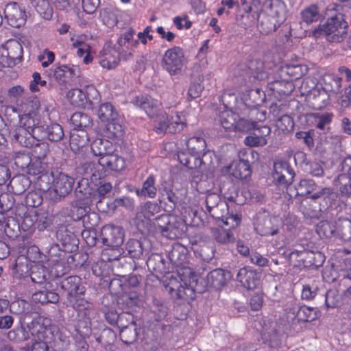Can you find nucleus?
Returning <instances> with one entry per match:
<instances>
[{
	"label": "nucleus",
	"instance_id": "393cba45",
	"mask_svg": "<svg viewBox=\"0 0 351 351\" xmlns=\"http://www.w3.org/2000/svg\"><path fill=\"white\" fill-rule=\"evenodd\" d=\"M115 150V145L106 139L97 138L91 144L93 154L99 158Z\"/></svg>",
	"mask_w": 351,
	"mask_h": 351
},
{
	"label": "nucleus",
	"instance_id": "b1692460",
	"mask_svg": "<svg viewBox=\"0 0 351 351\" xmlns=\"http://www.w3.org/2000/svg\"><path fill=\"white\" fill-rule=\"evenodd\" d=\"M43 325L39 324L32 328V335L34 337L32 351H48L50 343L43 334Z\"/></svg>",
	"mask_w": 351,
	"mask_h": 351
},
{
	"label": "nucleus",
	"instance_id": "6e6552de",
	"mask_svg": "<svg viewBox=\"0 0 351 351\" xmlns=\"http://www.w3.org/2000/svg\"><path fill=\"white\" fill-rule=\"evenodd\" d=\"M98 92L93 85H88L84 89L74 88L66 95L71 104L77 107H84L88 102L97 98Z\"/></svg>",
	"mask_w": 351,
	"mask_h": 351
},
{
	"label": "nucleus",
	"instance_id": "412c9836",
	"mask_svg": "<svg viewBox=\"0 0 351 351\" xmlns=\"http://www.w3.org/2000/svg\"><path fill=\"white\" fill-rule=\"evenodd\" d=\"M98 163L103 169H109L114 171H121L126 167V162L121 156L112 152L111 154H108L98 159Z\"/></svg>",
	"mask_w": 351,
	"mask_h": 351
},
{
	"label": "nucleus",
	"instance_id": "13d9d810",
	"mask_svg": "<svg viewBox=\"0 0 351 351\" xmlns=\"http://www.w3.org/2000/svg\"><path fill=\"white\" fill-rule=\"evenodd\" d=\"M8 337L12 340L21 342L27 340L29 338V334L25 328L21 327L10 331L8 334Z\"/></svg>",
	"mask_w": 351,
	"mask_h": 351
},
{
	"label": "nucleus",
	"instance_id": "680f3d73",
	"mask_svg": "<svg viewBox=\"0 0 351 351\" xmlns=\"http://www.w3.org/2000/svg\"><path fill=\"white\" fill-rule=\"evenodd\" d=\"M54 53L47 49L43 51V52L38 56V60L40 62L43 67H47L54 61Z\"/></svg>",
	"mask_w": 351,
	"mask_h": 351
},
{
	"label": "nucleus",
	"instance_id": "bb28decb",
	"mask_svg": "<svg viewBox=\"0 0 351 351\" xmlns=\"http://www.w3.org/2000/svg\"><path fill=\"white\" fill-rule=\"evenodd\" d=\"M331 95L324 91L319 86L312 90L310 99L315 109H322L329 104Z\"/></svg>",
	"mask_w": 351,
	"mask_h": 351
},
{
	"label": "nucleus",
	"instance_id": "052dcab7",
	"mask_svg": "<svg viewBox=\"0 0 351 351\" xmlns=\"http://www.w3.org/2000/svg\"><path fill=\"white\" fill-rule=\"evenodd\" d=\"M13 183L15 185L13 188H16L15 193H21L29 186L30 182L27 177L21 176L14 180Z\"/></svg>",
	"mask_w": 351,
	"mask_h": 351
},
{
	"label": "nucleus",
	"instance_id": "39448f33",
	"mask_svg": "<svg viewBox=\"0 0 351 351\" xmlns=\"http://www.w3.org/2000/svg\"><path fill=\"white\" fill-rule=\"evenodd\" d=\"M348 25L342 16H335L327 20L320 27L321 34L327 37L330 42L340 43L347 34Z\"/></svg>",
	"mask_w": 351,
	"mask_h": 351
},
{
	"label": "nucleus",
	"instance_id": "774afa93",
	"mask_svg": "<svg viewBox=\"0 0 351 351\" xmlns=\"http://www.w3.org/2000/svg\"><path fill=\"white\" fill-rule=\"evenodd\" d=\"M173 23L178 29H189L192 25L191 21H190L186 16H176L173 19Z\"/></svg>",
	"mask_w": 351,
	"mask_h": 351
},
{
	"label": "nucleus",
	"instance_id": "49530a36",
	"mask_svg": "<svg viewBox=\"0 0 351 351\" xmlns=\"http://www.w3.org/2000/svg\"><path fill=\"white\" fill-rule=\"evenodd\" d=\"M307 67L302 64H289L286 66L287 73L293 80H298L307 73Z\"/></svg>",
	"mask_w": 351,
	"mask_h": 351
},
{
	"label": "nucleus",
	"instance_id": "69168bd1",
	"mask_svg": "<svg viewBox=\"0 0 351 351\" xmlns=\"http://www.w3.org/2000/svg\"><path fill=\"white\" fill-rule=\"evenodd\" d=\"M317 288L311 287L309 285L303 286L301 297L304 300H310L315 298L317 294Z\"/></svg>",
	"mask_w": 351,
	"mask_h": 351
},
{
	"label": "nucleus",
	"instance_id": "37998d69",
	"mask_svg": "<svg viewBox=\"0 0 351 351\" xmlns=\"http://www.w3.org/2000/svg\"><path fill=\"white\" fill-rule=\"evenodd\" d=\"M101 174L102 173H97L96 172H94L90 177V181L92 182H95L96 186L99 185L97 193L99 197H104L106 194L109 193L112 188V184L110 182H104L102 184L101 178L103 175Z\"/></svg>",
	"mask_w": 351,
	"mask_h": 351
},
{
	"label": "nucleus",
	"instance_id": "a18cd8bd",
	"mask_svg": "<svg viewBox=\"0 0 351 351\" xmlns=\"http://www.w3.org/2000/svg\"><path fill=\"white\" fill-rule=\"evenodd\" d=\"M204 80V77L203 75H199L191 84L188 90L189 97H190L191 99H195L200 96L204 89V86L202 84Z\"/></svg>",
	"mask_w": 351,
	"mask_h": 351
},
{
	"label": "nucleus",
	"instance_id": "ea45409f",
	"mask_svg": "<svg viewBox=\"0 0 351 351\" xmlns=\"http://www.w3.org/2000/svg\"><path fill=\"white\" fill-rule=\"evenodd\" d=\"M300 15L302 21L307 24L317 21L320 17L318 7L315 5H311L304 8Z\"/></svg>",
	"mask_w": 351,
	"mask_h": 351
},
{
	"label": "nucleus",
	"instance_id": "4be33fe9",
	"mask_svg": "<svg viewBox=\"0 0 351 351\" xmlns=\"http://www.w3.org/2000/svg\"><path fill=\"white\" fill-rule=\"evenodd\" d=\"M232 278L230 271L221 269H217L210 271L206 277L209 286L215 289H221Z\"/></svg>",
	"mask_w": 351,
	"mask_h": 351
},
{
	"label": "nucleus",
	"instance_id": "473e14b6",
	"mask_svg": "<svg viewBox=\"0 0 351 351\" xmlns=\"http://www.w3.org/2000/svg\"><path fill=\"white\" fill-rule=\"evenodd\" d=\"M238 117L239 114L232 110L224 109L219 112V121L226 131L232 132L236 119H238Z\"/></svg>",
	"mask_w": 351,
	"mask_h": 351
},
{
	"label": "nucleus",
	"instance_id": "f257e3e1",
	"mask_svg": "<svg viewBox=\"0 0 351 351\" xmlns=\"http://www.w3.org/2000/svg\"><path fill=\"white\" fill-rule=\"evenodd\" d=\"M38 119H32L28 117L19 119V124L10 131L12 139L21 146L32 147L35 146L34 153L39 159L44 158L48 152V145L45 143H38L36 130Z\"/></svg>",
	"mask_w": 351,
	"mask_h": 351
},
{
	"label": "nucleus",
	"instance_id": "c9c22d12",
	"mask_svg": "<svg viewBox=\"0 0 351 351\" xmlns=\"http://www.w3.org/2000/svg\"><path fill=\"white\" fill-rule=\"evenodd\" d=\"M123 132L119 117L116 121L106 122L105 133L108 138L112 140L119 139L123 136Z\"/></svg>",
	"mask_w": 351,
	"mask_h": 351
},
{
	"label": "nucleus",
	"instance_id": "2f4dec72",
	"mask_svg": "<svg viewBox=\"0 0 351 351\" xmlns=\"http://www.w3.org/2000/svg\"><path fill=\"white\" fill-rule=\"evenodd\" d=\"M98 118L104 123L110 121H116L119 114L114 107L110 103L101 104L97 110Z\"/></svg>",
	"mask_w": 351,
	"mask_h": 351
},
{
	"label": "nucleus",
	"instance_id": "5fc2aeb1",
	"mask_svg": "<svg viewBox=\"0 0 351 351\" xmlns=\"http://www.w3.org/2000/svg\"><path fill=\"white\" fill-rule=\"evenodd\" d=\"M170 119L166 114H160L157 117L155 121V128L158 133H162L163 132H169V123Z\"/></svg>",
	"mask_w": 351,
	"mask_h": 351
},
{
	"label": "nucleus",
	"instance_id": "c756f323",
	"mask_svg": "<svg viewBox=\"0 0 351 351\" xmlns=\"http://www.w3.org/2000/svg\"><path fill=\"white\" fill-rule=\"evenodd\" d=\"M293 311V318L299 322H311L317 318L316 311L307 306H298L295 305Z\"/></svg>",
	"mask_w": 351,
	"mask_h": 351
},
{
	"label": "nucleus",
	"instance_id": "cd10ccee",
	"mask_svg": "<svg viewBox=\"0 0 351 351\" xmlns=\"http://www.w3.org/2000/svg\"><path fill=\"white\" fill-rule=\"evenodd\" d=\"M229 168L232 176L238 179H247L251 173L249 162L245 160L234 161Z\"/></svg>",
	"mask_w": 351,
	"mask_h": 351
},
{
	"label": "nucleus",
	"instance_id": "603ef678",
	"mask_svg": "<svg viewBox=\"0 0 351 351\" xmlns=\"http://www.w3.org/2000/svg\"><path fill=\"white\" fill-rule=\"evenodd\" d=\"M14 160L15 165L21 169H25L28 167L31 163V158L28 154L25 152H17L14 153Z\"/></svg>",
	"mask_w": 351,
	"mask_h": 351
},
{
	"label": "nucleus",
	"instance_id": "20e7f679",
	"mask_svg": "<svg viewBox=\"0 0 351 351\" xmlns=\"http://www.w3.org/2000/svg\"><path fill=\"white\" fill-rule=\"evenodd\" d=\"M178 275L180 280L178 282L176 278L170 279L167 285L170 293L176 292L179 298H193L194 287L197 283V276L189 268L180 269Z\"/></svg>",
	"mask_w": 351,
	"mask_h": 351
},
{
	"label": "nucleus",
	"instance_id": "e433bc0d",
	"mask_svg": "<svg viewBox=\"0 0 351 351\" xmlns=\"http://www.w3.org/2000/svg\"><path fill=\"white\" fill-rule=\"evenodd\" d=\"M135 31L130 29L122 34L118 40V45L121 47V51H125L126 49H132L137 47L138 45V40L134 39Z\"/></svg>",
	"mask_w": 351,
	"mask_h": 351
},
{
	"label": "nucleus",
	"instance_id": "4c0bfd02",
	"mask_svg": "<svg viewBox=\"0 0 351 351\" xmlns=\"http://www.w3.org/2000/svg\"><path fill=\"white\" fill-rule=\"evenodd\" d=\"M71 122L75 130H85L92 125V120L89 116L81 112L73 114Z\"/></svg>",
	"mask_w": 351,
	"mask_h": 351
},
{
	"label": "nucleus",
	"instance_id": "423d86ee",
	"mask_svg": "<svg viewBox=\"0 0 351 351\" xmlns=\"http://www.w3.org/2000/svg\"><path fill=\"white\" fill-rule=\"evenodd\" d=\"M342 173L335 180L334 184L342 197H351V155L346 156L340 164Z\"/></svg>",
	"mask_w": 351,
	"mask_h": 351
},
{
	"label": "nucleus",
	"instance_id": "c85d7f7f",
	"mask_svg": "<svg viewBox=\"0 0 351 351\" xmlns=\"http://www.w3.org/2000/svg\"><path fill=\"white\" fill-rule=\"evenodd\" d=\"M187 149L192 156H196L197 158L203 154L206 155L205 149L206 144L205 140L202 137L194 136L190 138L186 143Z\"/></svg>",
	"mask_w": 351,
	"mask_h": 351
},
{
	"label": "nucleus",
	"instance_id": "338daca9",
	"mask_svg": "<svg viewBox=\"0 0 351 351\" xmlns=\"http://www.w3.org/2000/svg\"><path fill=\"white\" fill-rule=\"evenodd\" d=\"M26 203L32 207H36L41 204L42 198L36 192H29L26 195Z\"/></svg>",
	"mask_w": 351,
	"mask_h": 351
},
{
	"label": "nucleus",
	"instance_id": "72a5a7b5",
	"mask_svg": "<svg viewBox=\"0 0 351 351\" xmlns=\"http://www.w3.org/2000/svg\"><path fill=\"white\" fill-rule=\"evenodd\" d=\"M314 126L316 129L326 134L330 130V125L332 119L333 114L330 112L314 113Z\"/></svg>",
	"mask_w": 351,
	"mask_h": 351
},
{
	"label": "nucleus",
	"instance_id": "6ab92c4d",
	"mask_svg": "<svg viewBox=\"0 0 351 351\" xmlns=\"http://www.w3.org/2000/svg\"><path fill=\"white\" fill-rule=\"evenodd\" d=\"M237 280L246 289H254L259 285L260 276L255 270L244 267L238 271Z\"/></svg>",
	"mask_w": 351,
	"mask_h": 351
},
{
	"label": "nucleus",
	"instance_id": "4d7b16f0",
	"mask_svg": "<svg viewBox=\"0 0 351 351\" xmlns=\"http://www.w3.org/2000/svg\"><path fill=\"white\" fill-rule=\"evenodd\" d=\"M141 210L144 217L149 219L159 212L160 208L157 203L147 202L142 206Z\"/></svg>",
	"mask_w": 351,
	"mask_h": 351
},
{
	"label": "nucleus",
	"instance_id": "4468645a",
	"mask_svg": "<svg viewBox=\"0 0 351 351\" xmlns=\"http://www.w3.org/2000/svg\"><path fill=\"white\" fill-rule=\"evenodd\" d=\"M121 49H115L106 44L99 54V63L101 67L108 70L115 69L119 64Z\"/></svg>",
	"mask_w": 351,
	"mask_h": 351
},
{
	"label": "nucleus",
	"instance_id": "f8f14e48",
	"mask_svg": "<svg viewBox=\"0 0 351 351\" xmlns=\"http://www.w3.org/2000/svg\"><path fill=\"white\" fill-rule=\"evenodd\" d=\"M101 237L104 245L112 247H119L124 241L122 228L112 225H106L101 228Z\"/></svg>",
	"mask_w": 351,
	"mask_h": 351
},
{
	"label": "nucleus",
	"instance_id": "6e6d98bb",
	"mask_svg": "<svg viewBox=\"0 0 351 351\" xmlns=\"http://www.w3.org/2000/svg\"><path fill=\"white\" fill-rule=\"evenodd\" d=\"M245 144L250 147L264 146L267 143V139L259 136L257 133L245 137L244 140Z\"/></svg>",
	"mask_w": 351,
	"mask_h": 351
},
{
	"label": "nucleus",
	"instance_id": "79ce46f5",
	"mask_svg": "<svg viewBox=\"0 0 351 351\" xmlns=\"http://www.w3.org/2000/svg\"><path fill=\"white\" fill-rule=\"evenodd\" d=\"M186 125V120L178 112L172 113L169 123V132L177 133L182 131Z\"/></svg>",
	"mask_w": 351,
	"mask_h": 351
},
{
	"label": "nucleus",
	"instance_id": "58836bf2",
	"mask_svg": "<svg viewBox=\"0 0 351 351\" xmlns=\"http://www.w3.org/2000/svg\"><path fill=\"white\" fill-rule=\"evenodd\" d=\"M316 231L321 237H336V222L332 223L328 221H321L317 225Z\"/></svg>",
	"mask_w": 351,
	"mask_h": 351
},
{
	"label": "nucleus",
	"instance_id": "9b49d317",
	"mask_svg": "<svg viewBox=\"0 0 351 351\" xmlns=\"http://www.w3.org/2000/svg\"><path fill=\"white\" fill-rule=\"evenodd\" d=\"M295 176L294 170L287 161L279 160L274 162L273 178L276 184L287 186Z\"/></svg>",
	"mask_w": 351,
	"mask_h": 351
},
{
	"label": "nucleus",
	"instance_id": "8fccbe9b",
	"mask_svg": "<svg viewBox=\"0 0 351 351\" xmlns=\"http://www.w3.org/2000/svg\"><path fill=\"white\" fill-rule=\"evenodd\" d=\"M76 54L80 58L83 57V62L86 64H88L93 60L95 51L93 48L88 45L77 48Z\"/></svg>",
	"mask_w": 351,
	"mask_h": 351
},
{
	"label": "nucleus",
	"instance_id": "5701e85b",
	"mask_svg": "<svg viewBox=\"0 0 351 351\" xmlns=\"http://www.w3.org/2000/svg\"><path fill=\"white\" fill-rule=\"evenodd\" d=\"M319 85L321 88L330 95L337 94L341 87V77L333 73H326Z\"/></svg>",
	"mask_w": 351,
	"mask_h": 351
},
{
	"label": "nucleus",
	"instance_id": "e2e57ef3",
	"mask_svg": "<svg viewBox=\"0 0 351 351\" xmlns=\"http://www.w3.org/2000/svg\"><path fill=\"white\" fill-rule=\"evenodd\" d=\"M325 304L327 308H335L338 305V295L335 291L330 290L326 293Z\"/></svg>",
	"mask_w": 351,
	"mask_h": 351
},
{
	"label": "nucleus",
	"instance_id": "3c124183",
	"mask_svg": "<svg viewBox=\"0 0 351 351\" xmlns=\"http://www.w3.org/2000/svg\"><path fill=\"white\" fill-rule=\"evenodd\" d=\"M8 56L12 59H21L23 56V47L16 40H12L8 44Z\"/></svg>",
	"mask_w": 351,
	"mask_h": 351
},
{
	"label": "nucleus",
	"instance_id": "ddd939ff",
	"mask_svg": "<svg viewBox=\"0 0 351 351\" xmlns=\"http://www.w3.org/2000/svg\"><path fill=\"white\" fill-rule=\"evenodd\" d=\"M39 106V101L36 97H24L16 101L14 111L19 113V119L26 116L32 119H38L36 117V112Z\"/></svg>",
	"mask_w": 351,
	"mask_h": 351
},
{
	"label": "nucleus",
	"instance_id": "864d4df0",
	"mask_svg": "<svg viewBox=\"0 0 351 351\" xmlns=\"http://www.w3.org/2000/svg\"><path fill=\"white\" fill-rule=\"evenodd\" d=\"M69 302L73 307L79 311H90L93 308V304L84 298H71Z\"/></svg>",
	"mask_w": 351,
	"mask_h": 351
},
{
	"label": "nucleus",
	"instance_id": "0e129e2a",
	"mask_svg": "<svg viewBox=\"0 0 351 351\" xmlns=\"http://www.w3.org/2000/svg\"><path fill=\"white\" fill-rule=\"evenodd\" d=\"M100 0H82L84 12L87 14H93L99 7Z\"/></svg>",
	"mask_w": 351,
	"mask_h": 351
},
{
	"label": "nucleus",
	"instance_id": "bf43d9fd",
	"mask_svg": "<svg viewBox=\"0 0 351 351\" xmlns=\"http://www.w3.org/2000/svg\"><path fill=\"white\" fill-rule=\"evenodd\" d=\"M277 127L282 131H289L293 128V121L289 115L280 117L276 121Z\"/></svg>",
	"mask_w": 351,
	"mask_h": 351
},
{
	"label": "nucleus",
	"instance_id": "f3484780",
	"mask_svg": "<svg viewBox=\"0 0 351 351\" xmlns=\"http://www.w3.org/2000/svg\"><path fill=\"white\" fill-rule=\"evenodd\" d=\"M61 287L66 292L69 300L84 295L86 291L82 279L77 276H71L64 279L61 282Z\"/></svg>",
	"mask_w": 351,
	"mask_h": 351
},
{
	"label": "nucleus",
	"instance_id": "0eeeda50",
	"mask_svg": "<svg viewBox=\"0 0 351 351\" xmlns=\"http://www.w3.org/2000/svg\"><path fill=\"white\" fill-rule=\"evenodd\" d=\"M184 61V55L180 47L167 49L162 58V66L171 75H176L181 71Z\"/></svg>",
	"mask_w": 351,
	"mask_h": 351
},
{
	"label": "nucleus",
	"instance_id": "f704fd0d",
	"mask_svg": "<svg viewBox=\"0 0 351 351\" xmlns=\"http://www.w3.org/2000/svg\"><path fill=\"white\" fill-rule=\"evenodd\" d=\"M157 189L155 186V178L153 176H149L143 182L141 189H136V193L139 197H146L154 198L156 195Z\"/></svg>",
	"mask_w": 351,
	"mask_h": 351
},
{
	"label": "nucleus",
	"instance_id": "1a4fd4ad",
	"mask_svg": "<svg viewBox=\"0 0 351 351\" xmlns=\"http://www.w3.org/2000/svg\"><path fill=\"white\" fill-rule=\"evenodd\" d=\"M43 334L49 341L50 346L57 350L65 349L70 343V337L65 330H60L55 326H43Z\"/></svg>",
	"mask_w": 351,
	"mask_h": 351
},
{
	"label": "nucleus",
	"instance_id": "a19ab883",
	"mask_svg": "<svg viewBox=\"0 0 351 351\" xmlns=\"http://www.w3.org/2000/svg\"><path fill=\"white\" fill-rule=\"evenodd\" d=\"M213 237L217 242L221 244H229L234 241V237L230 229L216 228L213 230Z\"/></svg>",
	"mask_w": 351,
	"mask_h": 351
},
{
	"label": "nucleus",
	"instance_id": "2eb2a0df",
	"mask_svg": "<svg viewBox=\"0 0 351 351\" xmlns=\"http://www.w3.org/2000/svg\"><path fill=\"white\" fill-rule=\"evenodd\" d=\"M78 67L74 65H60L47 71L49 77H53L60 85L66 86L72 77L76 75Z\"/></svg>",
	"mask_w": 351,
	"mask_h": 351
},
{
	"label": "nucleus",
	"instance_id": "de8ad7c7",
	"mask_svg": "<svg viewBox=\"0 0 351 351\" xmlns=\"http://www.w3.org/2000/svg\"><path fill=\"white\" fill-rule=\"evenodd\" d=\"M126 248L131 257L138 258L143 254L141 243L136 239H131L126 244Z\"/></svg>",
	"mask_w": 351,
	"mask_h": 351
},
{
	"label": "nucleus",
	"instance_id": "09e8293b",
	"mask_svg": "<svg viewBox=\"0 0 351 351\" xmlns=\"http://www.w3.org/2000/svg\"><path fill=\"white\" fill-rule=\"evenodd\" d=\"M255 128V123L244 118L238 117L236 119V123L234 126L232 132H247Z\"/></svg>",
	"mask_w": 351,
	"mask_h": 351
},
{
	"label": "nucleus",
	"instance_id": "dca6fc26",
	"mask_svg": "<svg viewBox=\"0 0 351 351\" xmlns=\"http://www.w3.org/2000/svg\"><path fill=\"white\" fill-rule=\"evenodd\" d=\"M38 142L45 139L51 141H59L64 136V132L62 126L58 123H52L47 127L43 125L38 119V130H36Z\"/></svg>",
	"mask_w": 351,
	"mask_h": 351
},
{
	"label": "nucleus",
	"instance_id": "aec40b11",
	"mask_svg": "<svg viewBox=\"0 0 351 351\" xmlns=\"http://www.w3.org/2000/svg\"><path fill=\"white\" fill-rule=\"evenodd\" d=\"M132 102L136 106L142 108L150 117H155L158 114L161 105L159 101L154 99L149 95L137 96Z\"/></svg>",
	"mask_w": 351,
	"mask_h": 351
},
{
	"label": "nucleus",
	"instance_id": "f03ea898",
	"mask_svg": "<svg viewBox=\"0 0 351 351\" xmlns=\"http://www.w3.org/2000/svg\"><path fill=\"white\" fill-rule=\"evenodd\" d=\"M52 176L53 180L51 186L47 183L49 178L47 174L39 177L38 184L40 189L46 192V196L50 201L59 202L71 193L75 180L73 177L62 172Z\"/></svg>",
	"mask_w": 351,
	"mask_h": 351
},
{
	"label": "nucleus",
	"instance_id": "a878e982",
	"mask_svg": "<svg viewBox=\"0 0 351 351\" xmlns=\"http://www.w3.org/2000/svg\"><path fill=\"white\" fill-rule=\"evenodd\" d=\"M88 141V134L85 130L73 129L71 132L69 145L75 153L80 152L86 145Z\"/></svg>",
	"mask_w": 351,
	"mask_h": 351
},
{
	"label": "nucleus",
	"instance_id": "c03bdc74",
	"mask_svg": "<svg viewBox=\"0 0 351 351\" xmlns=\"http://www.w3.org/2000/svg\"><path fill=\"white\" fill-rule=\"evenodd\" d=\"M315 187L316 184L313 180L302 179L295 187L296 194L300 196H304L313 191Z\"/></svg>",
	"mask_w": 351,
	"mask_h": 351
},
{
	"label": "nucleus",
	"instance_id": "7ed1b4c3",
	"mask_svg": "<svg viewBox=\"0 0 351 351\" xmlns=\"http://www.w3.org/2000/svg\"><path fill=\"white\" fill-rule=\"evenodd\" d=\"M286 19V5L280 0H269L258 16L262 31L268 34L275 32Z\"/></svg>",
	"mask_w": 351,
	"mask_h": 351
},
{
	"label": "nucleus",
	"instance_id": "a211bd4d",
	"mask_svg": "<svg viewBox=\"0 0 351 351\" xmlns=\"http://www.w3.org/2000/svg\"><path fill=\"white\" fill-rule=\"evenodd\" d=\"M279 220L275 217L260 218L255 224V230L261 236H274L278 234Z\"/></svg>",
	"mask_w": 351,
	"mask_h": 351
},
{
	"label": "nucleus",
	"instance_id": "9d476101",
	"mask_svg": "<svg viewBox=\"0 0 351 351\" xmlns=\"http://www.w3.org/2000/svg\"><path fill=\"white\" fill-rule=\"evenodd\" d=\"M5 16L8 24L16 28L25 25L27 19L25 8L21 4L10 3L4 10Z\"/></svg>",
	"mask_w": 351,
	"mask_h": 351
},
{
	"label": "nucleus",
	"instance_id": "7c9ffc66",
	"mask_svg": "<svg viewBox=\"0 0 351 351\" xmlns=\"http://www.w3.org/2000/svg\"><path fill=\"white\" fill-rule=\"evenodd\" d=\"M336 238L343 241H351V220L339 218L336 221Z\"/></svg>",
	"mask_w": 351,
	"mask_h": 351
}]
</instances>
